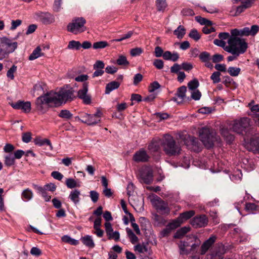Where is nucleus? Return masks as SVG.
Segmentation results:
<instances>
[{"label":"nucleus","mask_w":259,"mask_h":259,"mask_svg":"<svg viewBox=\"0 0 259 259\" xmlns=\"http://www.w3.org/2000/svg\"><path fill=\"white\" fill-rule=\"evenodd\" d=\"M58 116L66 120L70 119L72 118V114L68 110H62L58 114Z\"/></svg>","instance_id":"nucleus-32"},{"label":"nucleus","mask_w":259,"mask_h":259,"mask_svg":"<svg viewBox=\"0 0 259 259\" xmlns=\"http://www.w3.org/2000/svg\"><path fill=\"white\" fill-rule=\"evenodd\" d=\"M190 245L188 241H181L179 244V247L180 249V254H188L190 251L186 249V247L189 246Z\"/></svg>","instance_id":"nucleus-28"},{"label":"nucleus","mask_w":259,"mask_h":259,"mask_svg":"<svg viewBox=\"0 0 259 259\" xmlns=\"http://www.w3.org/2000/svg\"><path fill=\"white\" fill-rule=\"evenodd\" d=\"M120 83L119 82L112 81L106 84L105 93L108 94L113 90L118 89Z\"/></svg>","instance_id":"nucleus-23"},{"label":"nucleus","mask_w":259,"mask_h":259,"mask_svg":"<svg viewBox=\"0 0 259 259\" xmlns=\"http://www.w3.org/2000/svg\"><path fill=\"white\" fill-rule=\"evenodd\" d=\"M182 69L181 65L177 63L174 64V65L170 68V72L173 73H178L180 70Z\"/></svg>","instance_id":"nucleus-60"},{"label":"nucleus","mask_w":259,"mask_h":259,"mask_svg":"<svg viewBox=\"0 0 259 259\" xmlns=\"http://www.w3.org/2000/svg\"><path fill=\"white\" fill-rule=\"evenodd\" d=\"M228 72L231 76H236L239 74L240 69L237 67H230L228 69Z\"/></svg>","instance_id":"nucleus-42"},{"label":"nucleus","mask_w":259,"mask_h":259,"mask_svg":"<svg viewBox=\"0 0 259 259\" xmlns=\"http://www.w3.org/2000/svg\"><path fill=\"white\" fill-rule=\"evenodd\" d=\"M221 73L219 71L213 72L210 76L211 79L214 83H217L221 81Z\"/></svg>","instance_id":"nucleus-46"},{"label":"nucleus","mask_w":259,"mask_h":259,"mask_svg":"<svg viewBox=\"0 0 259 259\" xmlns=\"http://www.w3.org/2000/svg\"><path fill=\"white\" fill-rule=\"evenodd\" d=\"M179 227L177 225L175 224L174 220L168 224L166 227L161 232V234L163 237L167 236L174 229Z\"/></svg>","instance_id":"nucleus-18"},{"label":"nucleus","mask_w":259,"mask_h":259,"mask_svg":"<svg viewBox=\"0 0 259 259\" xmlns=\"http://www.w3.org/2000/svg\"><path fill=\"white\" fill-rule=\"evenodd\" d=\"M90 196L92 201L94 203H96L99 199V194L97 191L92 190L90 192Z\"/></svg>","instance_id":"nucleus-49"},{"label":"nucleus","mask_w":259,"mask_h":259,"mask_svg":"<svg viewBox=\"0 0 259 259\" xmlns=\"http://www.w3.org/2000/svg\"><path fill=\"white\" fill-rule=\"evenodd\" d=\"M5 164L7 166H11L15 163V158L12 154L6 155L5 157Z\"/></svg>","instance_id":"nucleus-37"},{"label":"nucleus","mask_w":259,"mask_h":259,"mask_svg":"<svg viewBox=\"0 0 259 259\" xmlns=\"http://www.w3.org/2000/svg\"><path fill=\"white\" fill-rule=\"evenodd\" d=\"M208 223V218L205 214L197 215L191 220V225L194 228L206 227Z\"/></svg>","instance_id":"nucleus-9"},{"label":"nucleus","mask_w":259,"mask_h":259,"mask_svg":"<svg viewBox=\"0 0 259 259\" xmlns=\"http://www.w3.org/2000/svg\"><path fill=\"white\" fill-rule=\"evenodd\" d=\"M86 20L83 17H75L72 19V22L69 23L67 27L68 31L75 34L81 33L86 30L84 24Z\"/></svg>","instance_id":"nucleus-6"},{"label":"nucleus","mask_w":259,"mask_h":259,"mask_svg":"<svg viewBox=\"0 0 259 259\" xmlns=\"http://www.w3.org/2000/svg\"><path fill=\"white\" fill-rule=\"evenodd\" d=\"M88 91V83L84 82L82 89L78 91L77 96L82 100L83 103L90 104L91 103V96L87 94Z\"/></svg>","instance_id":"nucleus-10"},{"label":"nucleus","mask_w":259,"mask_h":259,"mask_svg":"<svg viewBox=\"0 0 259 259\" xmlns=\"http://www.w3.org/2000/svg\"><path fill=\"white\" fill-rule=\"evenodd\" d=\"M217 237L215 236H211L202 244L200 252L201 255L205 254L209 248L214 243Z\"/></svg>","instance_id":"nucleus-17"},{"label":"nucleus","mask_w":259,"mask_h":259,"mask_svg":"<svg viewBox=\"0 0 259 259\" xmlns=\"http://www.w3.org/2000/svg\"><path fill=\"white\" fill-rule=\"evenodd\" d=\"M107 236L109 239H114L115 241H117L119 239L120 234L118 231H115L114 232H112Z\"/></svg>","instance_id":"nucleus-52"},{"label":"nucleus","mask_w":259,"mask_h":259,"mask_svg":"<svg viewBox=\"0 0 259 259\" xmlns=\"http://www.w3.org/2000/svg\"><path fill=\"white\" fill-rule=\"evenodd\" d=\"M245 147L250 151L257 152L259 151V139L251 138L249 142L245 143Z\"/></svg>","instance_id":"nucleus-16"},{"label":"nucleus","mask_w":259,"mask_h":259,"mask_svg":"<svg viewBox=\"0 0 259 259\" xmlns=\"http://www.w3.org/2000/svg\"><path fill=\"white\" fill-rule=\"evenodd\" d=\"M224 57L223 55L218 54H214L211 58L212 62L215 63L222 61Z\"/></svg>","instance_id":"nucleus-61"},{"label":"nucleus","mask_w":259,"mask_h":259,"mask_svg":"<svg viewBox=\"0 0 259 259\" xmlns=\"http://www.w3.org/2000/svg\"><path fill=\"white\" fill-rule=\"evenodd\" d=\"M126 231L132 244H135L138 241L139 239L138 237L136 236V235L134 233L131 229L127 228L126 229Z\"/></svg>","instance_id":"nucleus-29"},{"label":"nucleus","mask_w":259,"mask_h":259,"mask_svg":"<svg viewBox=\"0 0 259 259\" xmlns=\"http://www.w3.org/2000/svg\"><path fill=\"white\" fill-rule=\"evenodd\" d=\"M11 105L14 109H21L26 113H28L31 110V103L29 101L19 100L16 103H11Z\"/></svg>","instance_id":"nucleus-12"},{"label":"nucleus","mask_w":259,"mask_h":259,"mask_svg":"<svg viewBox=\"0 0 259 259\" xmlns=\"http://www.w3.org/2000/svg\"><path fill=\"white\" fill-rule=\"evenodd\" d=\"M250 125V119L247 117H243L234 121L232 129L233 132L238 134L243 135L244 133H247Z\"/></svg>","instance_id":"nucleus-7"},{"label":"nucleus","mask_w":259,"mask_h":259,"mask_svg":"<svg viewBox=\"0 0 259 259\" xmlns=\"http://www.w3.org/2000/svg\"><path fill=\"white\" fill-rule=\"evenodd\" d=\"M255 1L256 0H241V2L245 8L248 9L251 7Z\"/></svg>","instance_id":"nucleus-56"},{"label":"nucleus","mask_w":259,"mask_h":259,"mask_svg":"<svg viewBox=\"0 0 259 259\" xmlns=\"http://www.w3.org/2000/svg\"><path fill=\"white\" fill-rule=\"evenodd\" d=\"M155 197V201L156 202L155 203L156 209L162 213H168L169 212V209L168 208L167 204L157 196H156Z\"/></svg>","instance_id":"nucleus-15"},{"label":"nucleus","mask_w":259,"mask_h":259,"mask_svg":"<svg viewBox=\"0 0 259 259\" xmlns=\"http://www.w3.org/2000/svg\"><path fill=\"white\" fill-rule=\"evenodd\" d=\"M195 214V212L194 210H191L186 211L180 213L176 219L174 220V221L175 222V224L177 225V226L179 227L184 222L193 217Z\"/></svg>","instance_id":"nucleus-11"},{"label":"nucleus","mask_w":259,"mask_h":259,"mask_svg":"<svg viewBox=\"0 0 259 259\" xmlns=\"http://www.w3.org/2000/svg\"><path fill=\"white\" fill-rule=\"evenodd\" d=\"M228 46L224 50L233 55L239 56L243 54L247 48V44L243 39L237 37H230L228 40Z\"/></svg>","instance_id":"nucleus-2"},{"label":"nucleus","mask_w":259,"mask_h":259,"mask_svg":"<svg viewBox=\"0 0 259 259\" xmlns=\"http://www.w3.org/2000/svg\"><path fill=\"white\" fill-rule=\"evenodd\" d=\"M21 23L22 21L21 20L18 19L16 20H12L10 29L12 30H15L18 26H20Z\"/></svg>","instance_id":"nucleus-62"},{"label":"nucleus","mask_w":259,"mask_h":259,"mask_svg":"<svg viewBox=\"0 0 259 259\" xmlns=\"http://www.w3.org/2000/svg\"><path fill=\"white\" fill-rule=\"evenodd\" d=\"M224 252V247L223 246H220L217 249L211 253V259H223Z\"/></svg>","instance_id":"nucleus-20"},{"label":"nucleus","mask_w":259,"mask_h":259,"mask_svg":"<svg viewBox=\"0 0 259 259\" xmlns=\"http://www.w3.org/2000/svg\"><path fill=\"white\" fill-rule=\"evenodd\" d=\"M163 51L160 47L157 46L155 48L154 54L156 57H160L163 55Z\"/></svg>","instance_id":"nucleus-64"},{"label":"nucleus","mask_w":259,"mask_h":259,"mask_svg":"<svg viewBox=\"0 0 259 259\" xmlns=\"http://www.w3.org/2000/svg\"><path fill=\"white\" fill-rule=\"evenodd\" d=\"M156 6L158 11H163L167 7L166 0H156Z\"/></svg>","instance_id":"nucleus-34"},{"label":"nucleus","mask_w":259,"mask_h":259,"mask_svg":"<svg viewBox=\"0 0 259 259\" xmlns=\"http://www.w3.org/2000/svg\"><path fill=\"white\" fill-rule=\"evenodd\" d=\"M102 114V113L101 111L98 110L97 112L94 114L91 115L84 113L81 115L80 116L75 117V119L89 125H94L100 121V117Z\"/></svg>","instance_id":"nucleus-8"},{"label":"nucleus","mask_w":259,"mask_h":259,"mask_svg":"<svg viewBox=\"0 0 259 259\" xmlns=\"http://www.w3.org/2000/svg\"><path fill=\"white\" fill-rule=\"evenodd\" d=\"M116 63L120 66H126L130 64L125 56L120 55L116 60Z\"/></svg>","instance_id":"nucleus-36"},{"label":"nucleus","mask_w":259,"mask_h":259,"mask_svg":"<svg viewBox=\"0 0 259 259\" xmlns=\"http://www.w3.org/2000/svg\"><path fill=\"white\" fill-rule=\"evenodd\" d=\"M34 142L35 145H37L40 146L47 144L50 146L51 150L53 149V146L50 141L47 139H41L39 138H36L34 139Z\"/></svg>","instance_id":"nucleus-26"},{"label":"nucleus","mask_w":259,"mask_h":259,"mask_svg":"<svg viewBox=\"0 0 259 259\" xmlns=\"http://www.w3.org/2000/svg\"><path fill=\"white\" fill-rule=\"evenodd\" d=\"M187 91L186 87L183 85L178 89L176 96L173 97L172 100L176 102L178 104L183 103L186 97V92Z\"/></svg>","instance_id":"nucleus-14"},{"label":"nucleus","mask_w":259,"mask_h":259,"mask_svg":"<svg viewBox=\"0 0 259 259\" xmlns=\"http://www.w3.org/2000/svg\"><path fill=\"white\" fill-rule=\"evenodd\" d=\"M31 133L30 132H26L22 134V139L23 142L24 143H28L29 142L31 139Z\"/></svg>","instance_id":"nucleus-50"},{"label":"nucleus","mask_w":259,"mask_h":259,"mask_svg":"<svg viewBox=\"0 0 259 259\" xmlns=\"http://www.w3.org/2000/svg\"><path fill=\"white\" fill-rule=\"evenodd\" d=\"M61 239L63 242L71 245H76L79 243L78 240L73 239L68 235L63 236Z\"/></svg>","instance_id":"nucleus-33"},{"label":"nucleus","mask_w":259,"mask_h":259,"mask_svg":"<svg viewBox=\"0 0 259 259\" xmlns=\"http://www.w3.org/2000/svg\"><path fill=\"white\" fill-rule=\"evenodd\" d=\"M66 185L68 188H74L78 186L76 181L72 178L67 179L66 181Z\"/></svg>","instance_id":"nucleus-45"},{"label":"nucleus","mask_w":259,"mask_h":259,"mask_svg":"<svg viewBox=\"0 0 259 259\" xmlns=\"http://www.w3.org/2000/svg\"><path fill=\"white\" fill-rule=\"evenodd\" d=\"M135 250L138 251L139 253H143L148 251L147 247L143 243V244H138L135 246Z\"/></svg>","instance_id":"nucleus-48"},{"label":"nucleus","mask_w":259,"mask_h":259,"mask_svg":"<svg viewBox=\"0 0 259 259\" xmlns=\"http://www.w3.org/2000/svg\"><path fill=\"white\" fill-rule=\"evenodd\" d=\"M199 135L201 141L207 148L212 147L214 142L217 141L219 139L215 132L206 127L200 128Z\"/></svg>","instance_id":"nucleus-4"},{"label":"nucleus","mask_w":259,"mask_h":259,"mask_svg":"<svg viewBox=\"0 0 259 259\" xmlns=\"http://www.w3.org/2000/svg\"><path fill=\"white\" fill-rule=\"evenodd\" d=\"M161 146L166 154L169 156L179 155L181 153V147L180 144L170 135L165 136L161 142Z\"/></svg>","instance_id":"nucleus-3"},{"label":"nucleus","mask_w":259,"mask_h":259,"mask_svg":"<svg viewBox=\"0 0 259 259\" xmlns=\"http://www.w3.org/2000/svg\"><path fill=\"white\" fill-rule=\"evenodd\" d=\"M160 144L161 142L160 140H153L148 145V150L151 152H157L160 149Z\"/></svg>","instance_id":"nucleus-21"},{"label":"nucleus","mask_w":259,"mask_h":259,"mask_svg":"<svg viewBox=\"0 0 259 259\" xmlns=\"http://www.w3.org/2000/svg\"><path fill=\"white\" fill-rule=\"evenodd\" d=\"M174 33L179 38H182L186 33V29L182 26L180 25L174 31Z\"/></svg>","instance_id":"nucleus-30"},{"label":"nucleus","mask_w":259,"mask_h":259,"mask_svg":"<svg viewBox=\"0 0 259 259\" xmlns=\"http://www.w3.org/2000/svg\"><path fill=\"white\" fill-rule=\"evenodd\" d=\"M17 46V42H12L6 37L0 38V60L6 58L9 54L14 52Z\"/></svg>","instance_id":"nucleus-5"},{"label":"nucleus","mask_w":259,"mask_h":259,"mask_svg":"<svg viewBox=\"0 0 259 259\" xmlns=\"http://www.w3.org/2000/svg\"><path fill=\"white\" fill-rule=\"evenodd\" d=\"M246 210L250 212H253L256 210L257 206L253 203H247L245 205Z\"/></svg>","instance_id":"nucleus-57"},{"label":"nucleus","mask_w":259,"mask_h":259,"mask_svg":"<svg viewBox=\"0 0 259 259\" xmlns=\"http://www.w3.org/2000/svg\"><path fill=\"white\" fill-rule=\"evenodd\" d=\"M210 55L207 52H203L199 55V58L202 62L206 63L210 60Z\"/></svg>","instance_id":"nucleus-44"},{"label":"nucleus","mask_w":259,"mask_h":259,"mask_svg":"<svg viewBox=\"0 0 259 259\" xmlns=\"http://www.w3.org/2000/svg\"><path fill=\"white\" fill-rule=\"evenodd\" d=\"M81 47V44L78 41L71 40L69 42L68 48L69 49L79 50Z\"/></svg>","instance_id":"nucleus-40"},{"label":"nucleus","mask_w":259,"mask_h":259,"mask_svg":"<svg viewBox=\"0 0 259 259\" xmlns=\"http://www.w3.org/2000/svg\"><path fill=\"white\" fill-rule=\"evenodd\" d=\"M30 253L33 255L38 256L41 254V251L36 247H33L31 249Z\"/></svg>","instance_id":"nucleus-63"},{"label":"nucleus","mask_w":259,"mask_h":259,"mask_svg":"<svg viewBox=\"0 0 259 259\" xmlns=\"http://www.w3.org/2000/svg\"><path fill=\"white\" fill-rule=\"evenodd\" d=\"M74 98L73 91L61 89L58 92H50L38 97L36 100V108L41 113L47 112L49 107L58 106L62 103L71 101Z\"/></svg>","instance_id":"nucleus-1"},{"label":"nucleus","mask_w":259,"mask_h":259,"mask_svg":"<svg viewBox=\"0 0 259 259\" xmlns=\"http://www.w3.org/2000/svg\"><path fill=\"white\" fill-rule=\"evenodd\" d=\"M140 177L142 182L146 184H150L153 181V173L151 170H148L146 172H143Z\"/></svg>","instance_id":"nucleus-19"},{"label":"nucleus","mask_w":259,"mask_h":259,"mask_svg":"<svg viewBox=\"0 0 259 259\" xmlns=\"http://www.w3.org/2000/svg\"><path fill=\"white\" fill-rule=\"evenodd\" d=\"M36 189L38 193L45 199L46 201H49L51 199V196L49 195L45 189L42 188V187L36 186Z\"/></svg>","instance_id":"nucleus-31"},{"label":"nucleus","mask_w":259,"mask_h":259,"mask_svg":"<svg viewBox=\"0 0 259 259\" xmlns=\"http://www.w3.org/2000/svg\"><path fill=\"white\" fill-rule=\"evenodd\" d=\"M189 36L195 41H198L200 38V35L198 31L195 29H193L189 33Z\"/></svg>","instance_id":"nucleus-41"},{"label":"nucleus","mask_w":259,"mask_h":259,"mask_svg":"<svg viewBox=\"0 0 259 259\" xmlns=\"http://www.w3.org/2000/svg\"><path fill=\"white\" fill-rule=\"evenodd\" d=\"M45 55V54L41 52V49L39 46L36 47L32 52V53L29 56V60H33L39 57L43 56Z\"/></svg>","instance_id":"nucleus-22"},{"label":"nucleus","mask_w":259,"mask_h":259,"mask_svg":"<svg viewBox=\"0 0 259 259\" xmlns=\"http://www.w3.org/2000/svg\"><path fill=\"white\" fill-rule=\"evenodd\" d=\"M190 228L189 227H184L179 229L174 235L175 238H181L186 233L189 232Z\"/></svg>","instance_id":"nucleus-27"},{"label":"nucleus","mask_w":259,"mask_h":259,"mask_svg":"<svg viewBox=\"0 0 259 259\" xmlns=\"http://www.w3.org/2000/svg\"><path fill=\"white\" fill-rule=\"evenodd\" d=\"M195 19H196V21L198 22H199L200 24L205 25V26H212V22L211 21H210L206 18H202L200 16H197L195 17Z\"/></svg>","instance_id":"nucleus-35"},{"label":"nucleus","mask_w":259,"mask_h":259,"mask_svg":"<svg viewBox=\"0 0 259 259\" xmlns=\"http://www.w3.org/2000/svg\"><path fill=\"white\" fill-rule=\"evenodd\" d=\"M150 157L143 149L137 151L133 156V160L137 162H145L148 161Z\"/></svg>","instance_id":"nucleus-13"},{"label":"nucleus","mask_w":259,"mask_h":259,"mask_svg":"<svg viewBox=\"0 0 259 259\" xmlns=\"http://www.w3.org/2000/svg\"><path fill=\"white\" fill-rule=\"evenodd\" d=\"M199 83L197 79L194 78L193 80L189 81L188 83V87L190 90H196V89L199 87Z\"/></svg>","instance_id":"nucleus-38"},{"label":"nucleus","mask_w":259,"mask_h":259,"mask_svg":"<svg viewBox=\"0 0 259 259\" xmlns=\"http://www.w3.org/2000/svg\"><path fill=\"white\" fill-rule=\"evenodd\" d=\"M153 64L158 69H161L164 66V62L161 59H155Z\"/></svg>","instance_id":"nucleus-51"},{"label":"nucleus","mask_w":259,"mask_h":259,"mask_svg":"<svg viewBox=\"0 0 259 259\" xmlns=\"http://www.w3.org/2000/svg\"><path fill=\"white\" fill-rule=\"evenodd\" d=\"M80 195V192L79 190L74 189L72 191L69 196V198L75 204L78 203L80 201L79 196Z\"/></svg>","instance_id":"nucleus-24"},{"label":"nucleus","mask_w":259,"mask_h":259,"mask_svg":"<svg viewBox=\"0 0 259 259\" xmlns=\"http://www.w3.org/2000/svg\"><path fill=\"white\" fill-rule=\"evenodd\" d=\"M160 85L157 81H154L152 83H151L149 87V91L150 93H152L154 92L156 90L160 88Z\"/></svg>","instance_id":"nucleus-53"},{"label":"nucleus","mask_w":259,"mask_h":259,"mask_svg":"<svg viewBox=\"0 0 259 259\" xmlns=\"http://www.w3.org/2000/svg\"><path fill=\"white\" fill-rule=\"evenodd\" d=\"M81 240L83 244L88 247L93 248L95 246V244L91 236L86 235L82 237Z\"/></svg>","instance_id":"nucleus-25"},{"label":"nucleus","mask_w":259,"mask_h":259,"mask_svg":"<svg viewBox=\"0 0 259 259\" xmlns=\"http://www.w3.org/2000/svg\"><path fill=\"white\" fill-rule=\"evenodd\" d=\"M17 70V66L13 65L7 71V76L13 80L14 78V73Z\"/></svg>","instance_id":"nucleus-47"},{"label":"nucleus","mask_w":259,"mask_h":259,"mask_svg":"<svg viewBox=\"0 0 259 259\" xmlns=\"http://www.w3.org/2000/svg\"><path fill=\"white\" fill-rule=\"evenodd\" d=\"M201 97V93L198 90H193L191 93V98L194 100H199Z\"/></svg>","instance_id":"nucleus-55"},{"label":"nucleus","mask_w":259,"mask_h":259,"mask_svg":"<svg viewBox=\"0 0 259 259\" xmlns=\"http://www.w3.org/2000/svg\"><path fill=\"white\" fill-rule=\"evenodd\" d=\"M105 67V64L102 61L98 60L93 65L94 69H103Z\"/></svg>","instance_id":"nucleus-58"},{"label":"nucleus","mask_w":259,"mask_h":259,"mask_svg":"<svg viewBox=\"0 0 259 259\" xmlns=\"http://www.w3.org/2000/svg\"><path fill=\"white\" fill-rule=\"evenodd\" d=\"M143 51L141 48H135L131 50L132 56H139L143 53Z\"/></svg>","instance_id":"nucleus-54"},{"label":"nucleus","mask_w":259,"mask_h":259,"mask_svg":"<svg viewBox=\"0 0 259 259\" xmlns=\"http://www.w3.org/2000/svg\"><path fill=\"white\" fill-rule=\"evenodd\" d=\"M22 197L26 200H29L33 197V193L29 189H25L22 193Z\"/></svg>","instance_id":"nucleus-39"},{"label":"nucleus","mask_w":259,"mask_h":259,"mask_svg":"<svg viewBox=\"0 0 259 259\" xmlns=\"http://www.w3.org/2000/svg\"><path fill=\"white\" fill-rule=\"evenodd\" d=\"M51 176L56 180L61 181L63 178V175L59 171H54L51 173Z\"/></svg>","instance_id":"nucleus-59"},{"label":"nucleus","mask_w":259,"mask_h":259,"mask_svg":"<svg viewBox=\"0 0 259 259\" xmlns=\"http://www.w3.org/2000/svg\"><path fill=\"white\" fill-rule=\"evenodd\" d=\"M108 46V43L105 41H100L94 43L93 48L95 49H103Z\"/></svg>","instance_id":"nucleus-43"}]
</instances>
